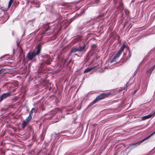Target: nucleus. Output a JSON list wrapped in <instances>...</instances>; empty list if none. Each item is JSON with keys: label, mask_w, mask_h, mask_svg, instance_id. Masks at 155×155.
<instances>
[{"label": "nucleus", "mask_w": 155, "mask_h": 155, "mask_svg": "<svg viewBox=\"0 0 155 155\" xmlns=\"http://www.w3.org/2000/svg\"><path fill=\"white\" fill-rule=\"evenodd\" d=\"M36 49L33 51L30 52L27 54V57L29 60H32L35 57L41 53V47L40 44L37 45Z\"/></svg>", "instance_id": "f257e3e1"}, {"label": "nucleus", "mask_w": 155, "mask_h": 155, "mask_svg": "<svg viewBox=\"0 0 155 155\" xmlns=\"http://www.w3.org/2000/svg\"><path fill=\"white\" fill-rule=\"evenodd\" d=\"M111 93L110 92L108 93H103L102 94L97 96L96 98L90 104L89 106H91L92 105L96 102L107 97Z\"/></svg>", "instance_id": "f03ea898"}, {"label": "nucleus", "mask_w": 155, "mask_h": 155, "mask_svg": "<svg viewBox=\"0 0 155 155\" xmlns=\"http://www.w3.org/2000/svg\"><path fill=\"white\" fill-rule=\"evenodd\" d=\"M85 44L82 46H78L76 47L72 48L71 51V53H74L76 51H78L80 53H84L86 51Z\"/></svg>", "instance_id": "7ed1b4c3"}, {"label": "nucleus", "mask_w": 155, "mask_h": 155, "mask_svg": "<svg viewBox=\"0 0 155 155\" xmlns=\"http://www.w3.org/2000/svg\"><path fill=\"white\" fill-rule=\"evenodd\" d=\"M41 57L45 60L42 63L40 64V68H42L43 66L45 64H49L51 63L52 61V58L49 57L47 54L44 56L42 55Z\"/></svg>", "instance_id": "20e7f679"}, {"label": "nucleus", "mask_w": 155, "mask_h": 155, "mask_svg": "<svg viewBox=\"0 0 155 155\" xmlns=\"http://www.w3.org/2000/svg\"><path fill=\"white\" fill-rule=\"evenodd\" d=\"M18 82L17 81L11 84L10 86V90H12L13 92H14L18 88Z\"/></svg>", "instance_id": "39448f33"}, {"label": "nucleus", "mask_w": 155, "mask_h": 155, "mask_svg": "<svg viewBox=\"0 0 155 155\" xmlns=\"http://www.w3.org/2000/svg\"><path fill=\"white\" fill-rule=\"evenodd\" d=\"M11 95V93L9 92L3 94L0 97V101H2L4 99L9 97Z\"/></svg>", "instance_id": "423d86ee"}, {"label": "nucleus", "mask_w": 155, "mask_h": 155, "mask_svg": "<svg viewBox=\"0 0 155 155\" xmlns=\"http://www.w3.org/2000/svg\"><path fill=\"white\" fill-rule=\"evenodd\" d=\"M155 116V111L152 114H150L147 116L142 117L141 120H144L147 119H149L152 117H153Z\"/></svg>", "instance_id": "0eeeda50"}, {"label": "nucleus", "mask_w": 155, "mask_h": 155, "mask_svg": "<svg viewBox=\"0 0 155 155\" xmlns=\"http://www.w3.org/2000/svg\"><path fill=\"white\" fill-rule=\"evenodd\" d=\"M121 54V53L118 51L115 56L114 57L111 62H112L114 61H117L118 58Z\"/></svg>", "instance_id": "6e6552de"}, {"label": "nucleus", "mask_w": 155, "mask_h": 155, "mask_svg": "<svg viewBox=\"0 0 155 155\" xmlns=\"http://www.w3.org/2000/svg\"><path fill=\"white\" fill-rule=\"evenodd\" d=\"M121 54V53L118 51L115 56L114 57L111 62H112L114 61H117L118 58Z\"/></svg>", "instance_id": "1a4fd4ad"}, {"label": "nucleus", "mask_w": 155, "mask_h": 155, "mask_svg": "<svg viewBox=\"0 0 155 155\" xmlns=\"http://www.w3.org/2000/svg\"><path fill=\"white\" fill-rule=\"evenodd\" d=\"M155 133V131L153 132V133L151 135H150V136H148V137L145 138L143 139V140H142L140 141L139 142H138L136 143H134V144H132V145H136V144H140V143L143 142V141H145V140H146L148 139L149 138H150L151 136H152Z\"/></svg>", "instance_id": "9d476101"}, {"label": "nucleus", "mask_w": 155, "mask_h": 155, "mask_svg": "<svg viewBox=\"0 0 155 155\" xmlns=\"http://www.w3.org/2000/svg\"><path fill=\"white\" fill-rule=\"evenodd\" d=\"M28 123L25 120H24L21 124V125L22 126V128H24L25 127H26L28 124Z\"/></svg>", "instance_id": "9b49d317"}, {"label": "nucleus", "mask_w": 155, "mask_h": 155, "mask_svg": "<svg viewBox=\"0 0 155 155\" xmlns=\"http://www.w3.org/2000/svg\"><path fill=\"white\" fill-rule=\"evenodd\" d=\"M95 67H92L91 68H87L85 69V70H84V73L88 72L90 71H91L92 69L94 68Z\"/></svg>", "instance_id": "f8f14e48"}, {"label": "nucleus", "mask_w": 155, "mask_h": 155, "mask_svg": "<svg viewBox=\"0 0 155 155\" xmlns=\"http://www.w3.org/2000/svg\"><path fill=\"white\" fill-rule=\"evenodd\" d=\"M37 112V109L35 108H33L29 112V114L31 115V114L33 113H36Z\"/></svg>", "instance_id": "ddd939ff"}, {"label": "nucleus", "mask_w": 155, "mask_h": 155, "mask_svg": "<svg viewBox=\"0 0 155 155\" xmlns=\"http://www.w3.org/2000/svg\"><path fill=\"white\" fill-rule=\"evenodd\" d=\"M31 115L29 114V116L25 120L28 123H29L30 120H31Z\"/></svg>", "instance_id": "4468645a"}, {"label": "nucleus", "mask_w": 155, "mask_h": 155, "mask_svg": "<svg viewBox=\"0 0 155 155\" xmlns=\"http://www.w3.org/2000/svg\"><path fill=\"white\" fill-rule=\"evenodd\" d=\"M126 47V45H124L120 48V50L119 51L120 52L122 53L123 51L124 50V49Z\"/></svg>", "instance_id": "2eb2a0df"}, {"label": "nucleus", "mask_w": 155, "mask_h": 155, "mask_svg": "<svg viewBox=\"0 0 155 155\" xmlns=\"http://www.w3.org/2000/svg\"><path fill=\"white\" fill-rule=\"evenodd\" d=\"M155 68H154V67H153V66L150 68L148 71L147 72L148 73H151L152 71Z\"/></svg>", "instance_id": "dca6fc26"}, {"label": "nucleus", "mask_w": 155, "mask_h": 155, "mask_svg": "<svg viewBox=\"0 0 155 155\" xmlns=\"http://www.w3.org/2000/svg\"><path fill=\"white\" fill-rule=\"evenodd\" d=\"M13 0H10V1H9L8 7V8H9L10 7L13 2Z\"/></svg>", "instance_id": "f3484780"}, {"label": "nucleus", "mask_w": 155, "mask_h": 155, "mask_svg": "<svg viewBox=\"0 0 155 155\" xmlns=\"http://www.w3.org/2000/svg\"><path fill=\"white\" fill-rule=\"evenodd\" d=\"M5 69L4 68H2V69H0V74H1L5 70Z\"/></svg>", "instance_id": "a211bd4d"}, {"label": "nucleus", "mask_w": 155, "mask_h": 155, "mask_svg": "<svg viewBox=\"0 0 155 155\" xmlns=\"http://www.w3.org/2000/svg\"><path fill=\"white\" fill-rule=\"evenodd\" d=\"M124 89H125V88H124V87L121 88L120 89H119V91L118 92H119L121 91H122V90H124Z\"/></svg>", "instance_id": "6ab92c4d"}, {"label": "nucleus", "mask_w": 155, "mask_h": 155, "mask_svg": "<svg viewBox=\"0 0 155 155\" xmlns=\"http://www.w3.org/2000/svg\"><path fill=\"white\" fill-rule=\"evenodd\" d=\"M124 89H125V88H124V87L121 88L120 89H119V91L118 92H119L121 91H122V90H124Z\"/></svg>", "instance_id": "aec40b11"}, {"label": "nucleus", "mask_w": 155, "mask_h": 155, "mask_svg": "<svg viewBox=\"0 0 155 155\" xmlns=\"http://www.w3.org/2000/svg\"><path fill=\"white\" fill-rule=\"evenodd\" d=\"M124 89H125V88H124V87L121 88L120 89H119V91L118 92H119L121 91H122V90H124Z\"/></svg>", "instance_id": "412c9836"}, {"label": "nucleus", "mask_w": 155, "mask_h": 155, "mask_svg": "<svg viewBox=\"0 0 155 155\" xmlns=\"http://www.w3.org/2000/svg\"><path fill=\"white\" fill-rule=\"evenodd\" d=\"M125 12L126 13V14L127 15V14L129 13V11L127 10H125Z\"/></svg>", "instance_id": "4be33fe9"}, {"label": "nucleus", "mask_w": 155, "mask_h": 155, "mask_svg": "<svg viewBox=\"0 0 155 155\" xmlns=\"http://www.w3.org/2000/svg\"><path fill=\"white\" fill-rule=\"evenodd\" d=\"M67 132V131H62L61 132V134H63L64 133H66Z\"/></svg>", "instance_id": "5701e85b"}, {"label": "nucleus", "mask_w": 155, "mask_h": 155, "mask_svg": "<svg viewBox=\"0 0 155 155\" xmlns=\"http://www.w3.org/2000/svg\"><path fill=\"white\" fill-rule=\"evenodd\" d=\"M99 0H96L95 1V3H97L99 2Z\"/></svg>", "instance_id": "b1692460"}, {"label": "nucleus", "mask_w": 155, "mask_h": 155, "mask_svg": "<svg viewBox=\"0 0 155 155\" xmlns=\"http://www.w3.org/2000/svg\"><path fill=\"white\" fill-rule=\"evenodd\" d=\"M68 58H66V59H65V61H64V63H65L66 62V61H67Z\"/></svg>", "instance_id": "393cba45"}, {"label": "nucleus", "mask_w": 155, "mask_h": 155, "mask_svg": "<svg viewBox=\"0 0 155 155\" xmlns=\"http://www.w3.org/2000/svg\"><path fill=\"white\" fill-rule=\"evenodd\" d=\"M129 84V83H127L126 84V87H127L128 86Z\"/></svg>", "instance_id": "a878e982"}, {"label": "nucleus", "mask_w": 155, "mask_h": 155, "mask_svg": "<svg viewBox=\"0 0 155 155\" xmlns=\"http://www.w3.org/2000/svg\"><path fill=\"white\" fill-rule=\"evenodd\" d=\"M39 30V29H38V30H37V31H36V32H37Z\"/></svg>", "instance_id": "bb28decb"}, {"label": "nucleus", "mask_w": 155, "mask_h": 155, "mask_svg": "<svg viewBox=\"0 0 155 155\" xmlns=\"http://www.w3.org/2000/svg\"><path fill=\"white\" fill-rule=\"evenodd\" d=\"M153 67H154V68H155V65L153 66Z\"/></svg>", "instance_id": "cd10ccee"}]
</instances>
